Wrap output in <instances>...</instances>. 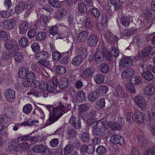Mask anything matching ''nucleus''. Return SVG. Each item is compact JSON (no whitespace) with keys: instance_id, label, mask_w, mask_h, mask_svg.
<instances>
[{"instance_id":"1","label":"nucleus","mask_w":155,"mask_h":155,"mask_svg":"<svg viewBox=\"0 0 155 155\" xmlns=\"http://www.w3.org/2000/svg\"><path fill=\"white\" fill-rule=\"evenodd\" d=\"M46 107L49 110L50 113H51V111H52L51 113H52L55 109L56 110H55L56 112L57 111L61 110L62 111H64V112H67L71 108V106L70 105H67L64 106L61 102H59V104L55 107H54L53 106L50 105H46Z\"/></svg>"},{"instance_id":"2","label":"nucleus","mask_w":155,"mask_h":155,"mask_svg":"<svg viewBox=\"0 0 155 155\" xmlns=\"http://www.w3.org/2000/svg\"><path fill=\"white\" fill-rule=\"evenodd\" d=\"M94 125L92 129V133L95 136H103L105 133L104 129L101 127L100 123L93 122Z\"/></svg>"},{"instance_id":"3","label":"nucleus","mask_w":155,"mask_h":155,"mask_svg":"<svg viewBox=\"0 0 155 155\" xmlns=\"http://www.w3.org/2000/svg\"><path fill=\"white\" fill-rule=\"evenodd\" d=\"M56 110V109H54L53 112L50 114L49 118L47 120V125H49L53 124L63 114L65 113L61 110L57 111V112H56L55 110Z\"/></svg>"},{"instance_id":"4","label":"nucleus","mask_w":155,"mask_h":155,"mask_svg":"<svg viewBox=\"0 0 155 155\" xmlns=\"http://www.w3.org/2000/svg\"><path fill=\"white\" fill-rule=\"evenodd\" d=\"M2 26L5 29L9 30L13 29L16 25V21L14 18H10L2 21Z\"/></svg>"},{"instance_id":"5","label":"nucleus","mask_w":155,"mask_h":155,"mask_svg":"<svg viewBox=\"0 0 155 155\" xmlns=\"http://www.w3.org/2000/svg\"><path fill=\"white\" fill-rule=\"evenodd\" d=\"M133 61L129 57H122L119 62V65L123 68H128L133 64Z\"/></svg>"},{"instance_id":"6","label":"nucleus","mask_w":155,"mask_h":155,"mask_svg":"<svg viewBox=\"0 0 155 155\" xmlns=\"http://www.w3.org/2000/svg\"><path fill=\"white\" fill-rule=\"evenodd\" d=\"M104 53L99 51H97L92 59L91 57L90 58L89 61L90 62L93 61V60L96 64H98L104 61Z\"/></svg>"},{"instance_id":"7","label":"nucleus","mask_w":155,"mask_h":155,"mask_svg":"<svg viewBox=\"0 0 155 155\" xmlns=\"http://www.w3.org/2000/svg\"><path fill=\"white\" fill-rule=\"evenodd\" d=\"M4 47L7 49H12L14 53L19 50V46L17 43L14 44L11 40L5 41L4 42Z\"/></svg>"},{"instance_id":"8","label":"nucleus","mask_w":155,"mask_h":155,"mask_svg":"<svg viewBox=\"0 0 155 155\" xmlns=\"http://www.w3.org/2000/svg\"><path fill=\"white\" fill-rule=\"evenodd\" d=\"M15 91L11 88L7 89L5 92V96L7 100L12 102L15 99Z\"/></svg>"},{"instance_id":"9","label":"nucleus","mask_w":155,"mask_h":155,"mask_svg":"<svg viewBox=\"0 0 155 155\" xmlns=\"http://www.w3.org/2000/svg\"><path fill=\"white\" fill-rule=\"evenodd\" d=\"M96 114L97 112L95 110H91L89 113L85 115L87 118V122L89 125L93 124V122H96L94 121L96 117Z\"/></svg>"},{"instance_id":"10","label":"nucleus","mask_w":155,"mask_h":155,"mask_svg":"<svg viewBox=\"0 0 155 155\" xmlns=\"http://www.w3.org/2000/svg\"><path fill=\"white\" fill-rule=\"evenodd\" d=\"M110 141L113 143L119 144L120 145H123L125 143V140L124 138L119 135L115 134V135L111 137Z\"/></svg>"},{"instance_id":"11","label":"nucleus","mask_w":155,"mask_h":155,"mask_svg":"<svg viewBox=\"0 0 155 155\" xmlns=\"http://www.w3.org/2000/svg\"><path fill=\"white\" fill-rule=\"evenodd\" d=\"M104 36L106 41L109 43H113L118 41L117 37L113 35L110 31H107L104 33Z\"/></svg>"},{"instance_id":"12","label":"nucleus","mask_w":155,"mask_h":155,"mask_svg":"<svg viewBox=\"0 0 155 155\" xmlns=\"http://www.w3.org/2000/svg\"><path fill=\"white\" fill-rule=\"evenodd\" d=\"M69 123L76 129H79L81 127V121L79 119H76L75 117L72 116L69 120Z\"/></svg>"},{"instance_id":"13","label":"nucleus","mask_w":155,"mask_h":155,"mask_svg":"<svg viewBox=\"0 0 155 155\" xmlns=\"http://www.w3.org/2000/svg\"><path fill=\"white\" fill-rule=\"evenodd\" d=\"M134 101L140 107L144 108L146 107V102L142 96H136L134 99Z\"/></svg>"},{"instance_id":"14","label":"nucleus","mask_w":155,"mask_h":155,"mask_svg":"<svg viewBox=\"0 0 155 155\" xmlns=\"http://www.w3.org/2000/svg\"><path fill=\"white\" fill-rule=\"evenodd\" d=\"M97 43V39L96 35L94 34L90 35L88 37L87 44L89 46H95Z\"/></svg>"},{"instance_id":"15","label":"nucleus","mask_w":155,"mask_h":155,"mask_svg":"<svg viewBox=\"0 0 155 155\" xmlns=\"http://www.w3.org/2000/svg\"><path fill=\"white\" fill-rule=\"evenodd\" d=\"M151 51V48L147 46L140 52L137 54V56L140 58H143L147 57Z\"/></svg>"},{"instance_id":"16","label":"nucleus","mask_w":155,"mask_h":155,"mask_svg":"<svg viewBox=\"0 0 155 155\" xmlns=\"http://www.w3.org/2000/svg\"><path fill=\"white\" fill-rule=\"evenodd\" d=\"M135 71L132 68H128L124 70L121 74L123 79H127L130 78L135 74Z\"/></svg>"},{"instance_id":"17","label":"nucleus","mask_w":155,"mask_h":155,"mask_svg":"<svg viewBox=\"0 0 155 155\" xmlns=\"http://www.w3.org/2000/svg\"><path fill=\"white\" fill-rule=\"evenodd\" d=\"M89 11L91 12V14L96 18L94 20V22L95 24H97L99 22V18L100 16V12L96 8H91L89 9Z\"/></svg>"},{"instance_id":"18","label":"nucleus","mask_w":155,"mask_h":155,"mask_svg":"<svg viewBox=\"0 0 155 155\" xmlns=\"http://www.w3.org/2000/svg\"><path fill=\"white\" fill-rule=\"evenodd\" d=\"M94 70L91 67H89L84 70L81 74L82 78L84 79L88 78L91 76Z\"/></svg>"},{"instance_id":"19","label":"nucleus","mask_w":155,"mask_h":155,"mask_svg":"<svg viewBox=\"0 0 155 155\" xmlns=\"http://www.w3.org/2000/svg\"><path fill=\"white\" fill-rule=\"evenodd\" d=\"M68 84V81L67 78L62 77L59 79L58 85L59 87L61 89H66L67 87Z\"/></svg>"},{"instance_id":"20","label":"nucleus","mask_w":155,"mask_h":155,"mask_svg":"<svg viewBox=\"0 0 155 155\" xmlns=\"http://www.w3.org/2000/svg\"><path fill=\"white\" fill-rule=\"evenodd\" d=\"M149 122L152 127L151 131L153 135H155V112L150 115L149 117Z\"/></svg>"},{"instance_id":"21","label":"nucleus","mask_w":155,"mask_h":155,"mask_svg":"<svg viewBox=\"0 0 155 155\" xmlns=\"http://www.w3.org/2000/svg\"><path fill=\"white\" fill-rule=\"evenodd\" d=\"M114 94L115 96L122 97H124L125 93L121 86L119 84L117 85Z\"/></svg>"},{"instance_id":"22","label":"nucleus","mask_w":155,"mask_h":155,"mask_svg":"<svg viewBox=\"0 0 155 155\" xmlns=\"http://www.w3.org/2000/svg\"><path fill=\"white\" fill-rule=\"evenodd\" d=\"M88 35V33L86 31H83L78 34L77 40L79 42H84L86 40Z\"/></svg>"},{"instance_id":"23","label":"nucleus","mask_w":155,"mask_h":155,"mask_svg":"<svg viewBox=\"0 0 155 155\" xmlns=\"http://www.w3.org/2000/svg\"><path fill=\"white\" fill-rule=\"evenodd\" d=\"M28 24L25 21L21 23L19 25V33L23 34L27 31L28 29Z\"/></svg>"},{"instance_id":"24","label":"nucleus","mask_w":155,"mask_h":155,"mask_svg":"<svg viewBox=\"0 0 155 155\" xmlns=\"http://www.w3.org/2000/svg\"><path fill=\"white\" fill-rule=\"evenodd\" d=\"M105 79V76L102 74H97L94 77V80L95 82L97 84L103 83Z\"/></svg>"},{"instance_id":"25","label":"nucleus","mask_w":155,"mask_h":155,"mask_svg":"<svg viewBox=\"0 0 155 155\" xmlns=\"http://www.w3.org/2000/svg\"><path fill=\"white\" fill-rule=\"evenodd\" d=\"M48 54L45 51H41L37 53L35 55V58L38 60H46L48 57Z\"/></svg>"},{"instance_id":"26","label":"nucleus","mask_w":155,"mask_h":155,"mask_svg":"<svg viewBox=\"0 0 155 155\" xmlns=\"http://www.w3.org/2000/svg\"><path fill=\"white\" fill-rule=\"evenodd\" d=\"M121 21L123 26L125 27H127L130 25V18L129 16L126 15H122L121 18Z\"/></svg>"},{"instance_id":"27","label":"nucleus","mask_w":155,"mask_h":155,"mask_svg":"<svg viewBox=\"0 0 155 155\" xmlns=\"http://www.w3.org/2000/svg\"><path fill=\"white\" fill-rule=\"evenodd\" d=\"M83 61V58L80 55L75 57L72 61V64L74 66L80 65Z\"/></svg>"},{"instance_id":"28","label":"nucleus","mask_w":155,"mask_h":155,"mask_svg":"<svg viewBox=\"0 0 155 155\" xmlns=\"http://www.w3.org/2000/svg\"><path fill=\"white\" fill-rule=\"evenodd\" d=\"M25 7V3L20 2H19L15 7V12L17 14H19L23 11Z\"/></svg>"},{"instance_id":"29","label":"nucleus","mask_w":155,"mask_h":155,"mask_svg":"<svg viewBox=\"0 0 155 155\" xmlns=\"http://www.w3.org/2000/svg\"><path fill=\"white\" fill-rule=\"evenodd\" d=\"M154 91L153 86L151 84H149L144 90L145 94L147 95H151L152 94Z\"/></svg>"},{"instance_id":"30","label":"nucleus","mask_w":155,"mask_h":155,"mask_svg":"<svg viewBox=\"0 0 155 155\" xmlns=\"http://www.w3.org/2000/svg\"><path fill=\"white\" fill-rule=\"evenodd\" d=\"M98 94L97 92L91 91L90 92L88 96V99L90 102L95 101L98 97Z\"/></svg>"},{"instance_id":"31","label":"nucleus","mask_w":155,"mask_h":155,"mask_svg":"<svg viewBox=\"0 0 155 155\" xmlns=\"http://www.w3.org/2000/svg\"><path fill=\"white\" fill-rule=\"evenodd\" d=\"M48 21L47 17L45 15H42L40 17L38 21V23L40 26H45Z\"/></svg>"},{"instance_id":"32","label":"nucleus","mask_w":155,"mask_h":155,"mask_svg":"<svg viewBox=\"0 0 155 155\" xmlns=\"http://www.w3.org/2000/svg\"><path fill=\"white\" fill-rule=\"evenodd\" d=\"M45 146L42 144L36 145L33 148V151L36 153H41L44 152L45 150Z\"/></svg>"},{"instance_id":"33","label":"nucleus","mask_w":155,"mask_h":155,"mask_svg":"<svg viewBox=\"0 0 155 155\" xmlns=\"http://www.w3.org/2000/svg\"><path fill=\"white\" fill-rule=\"evenodd\" d=\"M46 36V34L45 32H40L36 34L35 36V39L37 41H42L45 39Z\"/></svg>"},{"instance_id":"34","label":"nucleus","mask_w":155,"mask_h":155,"mask_svg":"<svg viewBox=\"0 0 155 155\" xmlns=\"http://www.w3.org/2000/svg\"><path fill=\"white\" fill-rule=\"evenodd\" d=\"M96 107L98 109L104 108L105 107V101L104 98H100L96 102Z\"/></svg>"},{"instance_id":"35","label":"nucleus","mask_w":155,"mask_h":155,"mask_svg":"<svg viewBox=\"0 0 155 155\" xmlns=\"http://www.w3.org/2000/svg\"><path fill=\"white\" fill-rule=\"evenodd\" d=\"M136 117L138 120V123H142L143 122L144 119L143 113L138 110H136L135 111Z\"/></svg>"},{"instance_id":"36","label":"nucleus","mask_w":155,"mask_h":155,"mask_svg":"<svg viewBox=\"0 0 155 155\" xmlns=\"http://www.w3.org/2000/svg\"><path fill=\"white\" fill-rule=\"evenodd\" d=\"M99 68L101 71L103 73H106L109 71V66L105 63H102L99 65Z\"/></svg>"},{"instance_id":"37","label":"nucleus","mask_w":155,"mask_h":155,"mask_svg":"<svg viewBox=\"0 0 155 155\" xmlns=\"http://www.w3.org/2000/svg\"><path fill=\"white\" fill-rule=\"evenodd\" d=\"M142 76L144 78L149 81H151L153 78L152 74L149 71H145L143 72Z\"/></svg>"},{"instance_id":"38","label":"nucleus","mask_w":155,"mask_h":155,"mask_svg":"<svg viewBox=\"0 0 155 155\" xmlns=\"http://www.w3.org/2000/svg\"><path fill=\"white\" fill-rule=\"evenodd\" d=\"M97 92L99 94H105L108 91V87L104 85L99 86L97 89Z\"/></svg>"},{"instance_id":"39","label":"nucleus","mask_w":155,"mask_h":155,"mask_svg":"<svg viewBox=\"0 0 155 155\" xmlns=\"http://www.w3.org/2000/svg\"><path fill=\"white\" fill-rule=\"evenodd\" d=\"M28 72V70L27 68H21L19 70L18 75L20 78H24L26 77V74Z\"/></svg>"},{"instance_id":"40","label":"nucleus","mask_w":155,"mask_h":155,"mask_svg":"<svg viewBox=\"0 0 155 155\" xmlns=\"http://www.w3.org/2000/svg\"><path fill=\"white\" fill-rule=\"evenodd\" d=\"M49 3L52 7L59 8L61 7V4L58 0H48Z\"/></svg>"},{"instance_id":"41","label":"nucleus","mask_w":155,"mask_h":155,"mask_svg":"<svg viewBox=\"0 0 155 155\" xmlns=\"http://www.w3.org/2000/svg\"><path fill=\"white\" fill-rule=\"evenodd\" d=\"M78 11L81 14H84L87 12L85 5L83 3H79L78 4Z\"/></svg>"},{"instance_id":"42","label":"nucleus","mask_w":155,"mask_h":155,"mask_svg":"<svg viewBox=\"0 0 155 155\" xmlns=\"http://www.w3.org/2000/svg\"><path fill=\"white\" fill-rule=\"evenodd\" d=\"M32 110V107L31 105L28 104L25 106L23 108V112L27 114H29Z\"/></svg>"},{"instance_id":"43","label":"nucleus","mask_w":155,"mask_h":155,"mask_svg":"<svg viewBox=\"0 0 155 155\" xmlns=\"http://www.w3.org/2000/svg\"><path fill=\"white\" fill-rule=\"evenodd\" d=\"M15 54L14 57L15 61L18 63L22 62L23 60V57L21 54L19 52L15 53Z\"/></svg>"},{"instance_id":"44","label":"nucleus","mask_w":155,"mask_h":155,"mask_svg":"<svg viewBox=\"0 0 155 155\" xmlns=\"http://www.w3.org/2000/svg\"><path fill=\"white\" fill-rule=\"evenodd\" d=\"M77 97L80 101L84 99L85 97V94L82 90L79 91L77 94Z\"/></svg>"},{"instance_id":"45","label":"nucleus","mask_w":155,"mask_h":155,"mask_svg":"<svg viewBox=\"0 0 155 155\" xmlns=\"http://www.w3.org/2000/svg\"><path fill=\"white\" fill-rule=\"evenodd\" d=\"M66 15V12L64 9H60L56 13V16L58 19H61Z\"/></svg>"},{"instance_id":"46","label":"nucleus","mask_w":155,"mask_h":155,"mask_svg":"<svg viewBox=\"0 0 155 155\" xmlns=\"http://www.w3.org/2000/svg\"><path fill=\"white\" fill-rule=\"evenodd\" d=\"M56 70L57 74L60 75L64 74L66 72L65 68L61 66H57Z\"/></svg>"},{"instance_id":"47","label":"nucleus","mask_w":155,"mask_h":155,"mask_svg":"<svg viewBox=\"0 0 155 155\" xmlns=\"http://www.w3.org/2000/svg\"><path fill=\"white\" fill-rule=\"evenodd\" d=\"M89 140L88 134L87 132L83 133L81 136V140L84 143L87 142Z\"/></svg>"},{"instance_id":"48","label":"nucleus","mask_w":155,"mask_h":155,"mask_svg":"<svg viewBox=\"0 0 155 155\" xmlns=\"http://www.w3.org/2000/svg\"><path fill=\"white\" fill-rule=\"evenodd\" d=\"M7 51L3 52L1 55V58L4 60H7L10 58L12 54Z\"/></svg>"},{"instance_id":"49","label":"nucleus","mask_w":155,"mask_h":155,"mask_svg":"<svg viewBox=\"0 0 155 155\" xmlns=\"http://www.w3.org/2000/svg\"><path fill=\"white\" fill-rule=\"evenodd\" d=\"M141 80V78L139 76H135L132 78L130 82L133 84H137L139 83Z\"/></svg>"},{"instance_id":"50","label":"nucleus","mask_w":155,"mask_h":155,"mask_svg":"<svg viewBox=\"0 0 155 155\" xmlns=\"http://www.w3.org/2000/svg\"><path fill=\"white\" fill-rule=\"evenodd\" d=\"M19 44L22 47H26L28 45V39L25 38H22L20 40Z\"/></svg>"},{"instance_id":"51","label":"nucleus","mask_w":155,"mask_h":155,"mask_svg":"<svg viewBox=\"0 0 155 155\" xmlns=\"http://www.w3.org/2000/svg\"><path fill=\"white\" fill-rule=\"evenodd\" d=\"M144 17L147 21H150L152 17L151 12L149 10L146 11L144 13Z\"/></svg>"},{"instance_id":"52","label":"nucleus","mask_w":155,"mask_h":155,"mask_svg":"<svg viewBox=\"0 0 155 155\" xmlns=\"http://www.w3.org/2000/svg\"><path fill=\"white\" fill-rule=\"evenodd\" d=\"M61 54L58 51H54L52 52V55L53 59L55 60H59L62 57Z\"/></svg>"},{"instance_id":"53","label":"nucleus","mask_w":155,"mask_h":155,"mask_svg":"<svg viewBox=\"0 0 155 155\" xmlns=\"http://www.w3.org/2000/svg\"><path fill=\"white\" fill-rule=\"evenodd\" d=\"M106 151V147L102 146H100L96 149V152L100 155L105 154Z\"/></svg>"},{"instance_id":"54","label":"nucleus","mask_w":155,"mask_h":155,"mask_svg":"<svg viewBox=\"0 0 155 155\" xmlns=\"http://www.w3.org/2000/svg\"><path fill=\"white\" fill-rule=\"evenodd\" d=\"M92 23H95L90 17L87 18L85 22L84 25L87 28H90L92 25Z\"/></svg>"},{"instance_id":"55","label":"nucleus","mask_w":155,"mask_h":155,"mask_svg":"<svg viewBox=\"0 0 155 155\" xmlns=\"http://www.w3.org/2000/svg\"><path fill=\"white\" fill-rule=\"evenodd\" d=\"M79 110L81 112L85 111L88 110L90 108L89 105L87 104H84L79 105Z\"/></svg>"},{"instance_id":"56","label":"nucleus","mask_w":155,"mask_h":155,"mask_svg":"<svg viewBox=\"0 0 155 155\" xmlns=\"http://www.w3.org/2000/svg\"><path fill=\"white\" fill-rule=\"evenodd\" d=\"M48 84L45 81H41L39 85L40 90L42 92H44L46 90Z\"/></svg>"},{"instance_id":"57","label":"nucleus","mask_w":155,"mask_h":155,"mask_svg":"<svg viewBox=\"0 0 155 155\" xmlns=\"http://www.w3.org/2000/svg\"><path fill=\"white\" fill-rule=\"evenodd\" d=\"M8 39L7 33L4 31H0V41L6 40Z\"/></svg>"},{"instance_id":"58","label":"nucleus","mask_w":155,"mask_h":155,"mask_svg":"<svg viewBox=\"0 0 155 155\" xmlns=\"http://www.w3.org/2000/svg\"><path fill=\"white\" fill-rule=\"evenodd\" d=\"M73 146L70 144H68L64 148V153L66 154H69L73 151Z\"/></svg>"},{"instance_id":"59","label":"nucleus","mask_w":155,"mask_h":155,"mask_svg":"<svg viewBox=\"0 0 155 155\" xmlns=\"http://www.w3.org/2000/svg\"><path fill=\"white\" fill-rule=\"evenodd\" d=\"M31 48L33 51L35 53H36L40 50V46L38 43H35L32 44L31 45Z\"/></svg>"},{"instance_id":"60","label":"nucleus","mask_w":155,"mask_h":155,"mask_svg":"<svg viewBox=\"0 0 155 155\" xmlns=\"http://www.w3.org/2000/svg\"><path fill=\"white\" fill-rule=\"evenodd\" d=\"M110 52L112 55L116 58H117L119 56V51L114 47H112L111 48Z\"/></svg>"},{"instance_id":"61","label":"nucleus","mask_w":155,"mask_h":155,"mask_svg":"<svg viewBox=\"0 0 155 155\" xmlns=\"http://www.w3.org/2000/svg\"><path fill=\"white\" fill-rule=\"evenodd\" d=\"M35 73L32 72H31L28 73L25 77V78L27 79H29V81H33L35 78Z\"/></svg>"},{"instance_id":"62","label":"nucleus","mask_w":155,"mask_h":155,"mask_svg":"<svg viewBox=\"0 0 155 155\" xmlns=\"http://www.w3.org/2000/svg\"><path fill=\"white\" fill-rule=\"evenodd\" d=\"M98 123H100L101 124V125H102L106 129H108L110 128H111L112 122H108L107 121H105L101 122L100 121Z\"/></svg>"},{"instance_id":"63","label":"nucleus","mask_w":155,"mask_h":155,"mask_svg":"<svg viewBox=\"0 0 155 155\" xmlns=\"http://www.w3.org/2000/svg\"><path fill=\"white\" fill-rule=\"evenodd\" d=\"M1 16L3 18H7L11 16V14L9 10L2 11L0 12Z\"/></svg>"},{"instance_id":"64","label":"nucleus","mask_w":155,"mask_h":155,"mask_svg":"<svg viewBox=\"0 0 155 155\" xmlns=\"http://www.w3.org/2000/svg\"><path fill=\"white\" fill-rule=\"evenodd\" d=\"M21 80L24 87H28L31 85V81H29V79H27L25 78H24L21 79Z\"/></svg>"}]
</instances>
